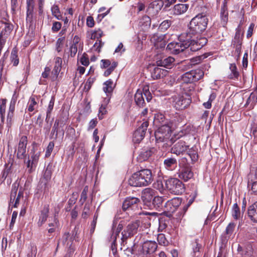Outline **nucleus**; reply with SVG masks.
I'll use <instances>...</instances> for the list:
<instances>
[{
  "instance_id": "nucleus-1",
  "label": "nucleus",
  "mask_w": 257,
  "mask_h": 257,
  "mask_svg": "<svg viewBox=\"0 0 257 257\" xmlns=\"http://www.w3.org/2000/svg\"><path fill=\"white\" fill-rule=\"evenodd\" d=\"M179 42H175V50L173 54H178L186 49H189L192 52H196L201 49L207 43L205 37L191 39L187 33H183L178 37Z\"/></svg>"
},
{
  "instance_id": "nucleus-2",
  "label": "nucleus",
  "mask_w": 257,
  "mask_h": 257,
  "mask_svg": "<svg viewBox=\"0 0 257 257\" xmlns=\"http://www.w3.org/2000/svg\"><path fill=\"white\" fill-rule=\"evenodd\" d=\"M208 19L207 16L203 13L198 14L192 19L189 29L187 32L188 35L191 37V39H196L198 36L203 33L207 28Z\"/></svg>"
},
{
  "instance_id": "nucleus-3",
  "label": "nucleus",
  "mask_w": 257,
  "mask_h": 257,
  "mask_svg": "<svg viewBox=\"0 0 257 257\" xmlns=\"http://www.w3.org/2000/svg\"><path fill=\"white\" fill-rule=\"evenodd\" d=\"M153 180L152 171L144 169L133 174L128 180V183L133 187H146L150 185Z\"/></svg>"
},
{
  "instance_id": "nucleus-4",
  "label": "nucleus",
  "mask_w": 257,
  "mask_h": 257,
  "mask_svg": "<svg viewBox=\"0 0 257 257\" xmlns=\"http://www.w3.org/2000/svg\"><path fill=\"white\" fill-rule=\"evenodd\" d=\"M140 227L141 221L140 220L131 221L127 224H126L124 220H121L116 228V235H118L119 232L122 231L121 239L123 242H124L128 238L132 237L137 234Z\"/></svg>"
},
{
  "instance_id": "nucleus-5",
  "label": "nucleus",
  "mask_w": 257,
  "mask_h": 257,
  "mask_svg": "<svg viewBox=\"0 0 257 257\" xmlns=\"http://www.w3.org/2000/svg\"><path fill=\"white\" fill-rule=\"evenodd\" d=\"M165 187L167 190L175 195L182 194L185 191V185L177 178H171L165 180Z\"/></svg>"
},
{
  "instance_id": "nucleus-6",
  "label": "nucleus",
  "mask_w": 257,
  "mask_h": 257,
  "mask_svg": "<svg viewBox=\"0 0 257 257\" xmlns=\"http://www.w3.org/2000/svg\"><path fill=\"white\" fill-rule=\"evenodd\" d=\"M171 124L160 126L155 133L157 142L162 143L168 141L172 134Z\"/></svg>"
},
{
  "instance_id": "nucleus-7",
  "label": "nucleus",
  "mask_w": 257,
  "mask_h": 257,
  "mask_svg": "<svg viewBox=\"0 0 257 257\" xmlns=\"http://www.w3.org/2000/svg\"><path fill=\"white\" fill-rule=\"evenodd\" d=\"M203 76L204 72L198 69L184 73L181 76V80L183 83H191L199 80Z\"/></svg>"
},
{
  "instance_id": "nucleus-8",
  "label": "nucleus",
  "mask_w": 257,
  "mask_h": 257,
  "mask_svg": "<svg viewBox=\"0 0 257 257\" xmlns=\"http://www.w3.org/2000/svg\"><path fill=\"white\" fill-rule=\"evenodd\" d=\"M144 95L148 102L150 101L152 98L151 94L148 89H144L143 92L138 90L135 95V101L136 104L140 107H143L145 105Z\"/></svg>"
},
{
  "instance_id": "nucleus-9",
  "label": "nucleus",
  "mask_w": 257,
  "mask_h": 257,
  "mask_svg": "<svg viewBox=\"0 0 257 257\" xmlns=\"http://www.w3.org/2000/svg\"><path fill=\"white\" fill-rule=\"evenodd\" d=\"M155 60L157 66L171 69L175 65V59L171 56L166 57L162 55L157 54L155 56Z\"/></svg>"
},
{
  "instance_id": "nucleus-10",
  "label": "nucleus",
  "mask_w": 257,
  "mask_h": 257,
  "mask_svg": "<svg viewBox=\"0 0 257 257\" xmlns=\"http://www.w3.org/2000/svg\"><path fill=\"white\" fill-rule=\"evenodd\" d=\"M189 146L183 140L175 143L171 149V153L177 156L183 155L189 149Z\"/></svg>"
},
{
  "instance_id": "nucleus-11",
  "label": "nucleus",
  "mask_w": 257,
  "mask_h": 257,
  "mask_svg": "<svg viewBox=\"0 0 257 257\" xmlns=\"http://www.w3.org/2000/svg\"><path fill=\"white\" fill-rule=\"evenodd\" d=\"M28 144V138L26 136L21 137L17 149V157L19 159H25L27 156L26 148Z\"/></svg>"
},
{
  "instance_id": "nucleus-12",
  "label": "nucleus",
  "mask_w": 257,
  "mask_h": 257,
  "mask_svg": "<svg viewBox=\"0 0 257 257\" xmlns=\"http://www.w3.org/2000/svg\"><path fill=\"white\" fill-rule=\"evenodd\" d=\"M148 126V121L143 122L141 125L135 131L133 135L134 143H139L144 138Z\"/></svg>"
},
{
  "instance_id": "nucleus-13",
  "label": "nucleus",
  "mask_w": 257,
  "mask_h": 257,
  "mask_svg": "<svg viewBox=\"0 0 257 257\" xmlns=\"http://www.w3.org/2000/svg\"><path fill=\"white\" fill-rule=\"evenodd\" d=\"M190 98L183 96H177L173 97V105L177 110H182L186 108L191 103Z\"/></svg>"
},
{
  "instance_id": "nucleus-14",
  "label": "nucleus",
  "mask_w": 257,
  "mask_h": 257,
  "mask_svg": "<svg viewBox=\"0 0 257 257\" xmlns=\"http://www.w3.org/2000/svg\"><path fill=\"white\" fill-rule=\"evenodd\" d=\"M140 200L137 197H127L124 200L122 208L123 210H134L138 208Z\"/></svg>"
},
{
  "instance_id": "nucleus-15",
  "label": "nucleus",
  "mask_w": 257,
  "mask_h": 257,
  "mask_svg": "<svg viewBox=\"0 0 257 257\" xmlns=\"http://www.w3.org/2000/svg\"><path fill=\"white\" fill-rule=\"evenodd\" d=\"M52 165L49 164L46 167V169L44 171L43 177L41 179L40 184H43L44 185V191L45 192L46 191L48 190V182L50 180L51 178L52 173Z\"/></svg>"
},
{
  "instance_id": "nucleus-16",
  "label": "nucleus",
  "mask_w": 257,
  "mask_h": 257,
  "mask_svg": "<svg viewBox=\"0 0 257 257\" xmlns=\"http://www.w3.org/2000/svg\"><path fill=\"white\" fill-rule=\"evenodd\" d=\"M158 247L156 242L154 241L148 240L143 243L141 249L143 251L146 252L150 254H153L156 251Z\"/></svg>"
},
{
  "instance_id": "nucleus-17",
  "label": "nucleus",
  "mask_w": 257,
  "mask_h": 257,
  "mask_svg": "<svg viewBox=\"0 0 257 257\" xmlns=\"http://www.w3.org/2000/svg\"><path fill=\"white\" fill-rule=\"evenodd\" d=\"M155 190L150 188H145L142 192V199L143 202L145 203H151L154 196L155 195Z\"/></svg>"
},
{
  "instance_id": "nucleus-18",
  "label": "nucleus",
  "mask_w": 257,
  "mask_h": 257,
  "mask_svg": "<svg viewBox=\"0 0 257 257\" xmlns=\"http://www.w3.org/2000/svg\"><path fill=\"white\" fill-rule=\"evenodd\" d=\"M151 41L154 42V46L157 49H164L166 45L164 35H163L158 36L157 34H154L151 38Z\"/></svg>"
},
{
  "instance_id": "nucleus-19",
  "label": "nucleus",
  "mask_w": 257,
  "mask_h": 257,
  "mask_svg": "<svg viewBox=\"0 0 257 257\" xmlns=\"http://www.w3.org/2000/svg\"><path fill=\"white\" fill-rule=\"evenodd\" d=\"M193 173L189 167L182 168L179 172V177L184 181H187L193 177Z\"/></svg>"
},
{
  "instance_id": "nucleus-20",
  "label": "nucleus",
  "mask_w": 257,
  "mask_h": 257,
  "mask_svg": "<svg viewBox=\"0 0 257 257\" xmlns=\"http://www.w3.org/2000/svg\"><path fill=\"white\" fill-rule=\"evenodd\" d=\"M189 8V5L185 4H179L175 5L172 10V12L173 15H180L184 14L187 12Z\"/></svg>"
},
{
  "instance_id": "nucleus-21",
  "label": "nucleus",
  "mask_w": 257,
  "mask_h": 257,
  "mask_svg": "<svg viewBox=\"0 0 257 257\" xmlns=\"http://www.w3.org/2000/svg\"><path fill=\"white\" fill-rule=\"evenodd\" d=\"M167 74V70L159 68L158 66L155 67L151 72L152 77L154 79H159L163 78L166 76Z\"/></svg>"
},
{
  "instance_id": "nucleus-22",
  "label": "nucleus",
  "mask_w": 257,
  "mask_h": 257,
  "mask_svg": "<svg viewBox=\"0 0 257 257\" xmlns=\"http://www.w3.org/2000/svg\"><path fill=\"white\" fill-rule=\"evenodd\" d=\"M49 213V206L48 205H45L41 211L39 219L38 222V225L41 226L47 220Z\"/></svg>"
},
{
  "instance_id": "nucleus-23",
  "label": "nucleus",
  "mask_w": 257,
  "mask_h": 257,
  "mask_svg": "<svg viewBox=\"0 0 257 257\" xmlns=\"http://www.w3.org/2000/svg\"><path fill=\"white\" fill-rule=\"evenodd\" d=\"M154 124L158 127L171 124L170 120L166 119L163 114H158L155 116Z\"/></svg>"
},
{
  "instance_id": "nucleus-24",
  "label": "nucleus",
  "mask_w": 257,
  "mask_h": 257,
  "mask_svg": "<svg viewBox=\"0 0 257 257\" xmlns=\"http://www.w3.org/2000/svg\"><path fill=\"white\" fill-rule=\"evenodd\" d=\"M153 149H143L137 157L138 161L142 162L147 160L153 154Z\"/></svg>"
},
{
  "instance_id": "nucleus-25",
  "label": "nucleus",
  "mask_w": 257,
  "mask_h": 257,
  "mask_svg": "<svg viewBox=\"0 0 257 257\" xmlns=\"http://www.w3.org/2000/svg\"><path fill=\"white\" fill-rule=\"evenodd\" d=\"M247 213L252 221L257 222V201L249 206Z\"/></svg>"
},
{
  "instance_id": "nucleus-26",
  "label": "nucleus",
  "mask_w": 257,
  "mask_h": 257,
  "mask_svg": "<svg viewBox=\"0 0 257 257\" xmlns=\"http://www.w3.org/2000/svg\"><path fill=\"white\" fill-rule=\"evenodd\" d=\"M235 34L232 40L231 45H235L242 43L243 33L241 34V28L240 25H238L235 30Z\"/></svg>"
},
{
  "instance_id": "nucleus-27",
  "label": "nucleus",
  "mask_w": 257,
  "mask_h": 257,
  "mask_svg": "<svg viewBox=\"0 0 257 257\" xmlns=\"http://www.w3.org/2000/svg\"><path fill=\"white\" fill-rule=\"evenodd\" d=\"M164 197L155 196L151 203L155 208L158 211H161L164 209Z\"/></svg>"
},
{
  "instance_id": "nucleus-28",
  "label": "nucleus",
  "mask_w": 257,
  "mask_h": 257,
  "mask_svg": "<svg viewBox=\"0 0 257 257\" xmlns=\"http://www.w3.org/2000/svg\"><path fill=\"white\" fill-rule=\"evenodd\" d=\"M237 250L243 257H250L253 253L252 247L250 245H247L244 248H242L239 245Z\"/></svg>"
},
{
  "instance_id": "nucleus-29",
  "label": "nucleus",
  "mask_w": 257,
  "mask_h": 257,
  "mask_svg": "<svg viewBox=\"0 0 257 257\" xmlns=\"http://www.w3.org/2000/svg\"><path fill=\"white\" fill-rule=\"evenodd\" d=\"M164 164L168 170H172L177 166V161L174 158H168L164 161Z\"/></svg>"
},
{
  "instance_id": "nucleus-30",
  "label": "nucleus",
  "mask_w": 257,
  "mask_h": 257,
  "mask_svg": "<svg viewBox=\"0 0 257 257\" xmlns=\"http://www.w3.org/2000/svg\"><path fill=\"white\" fill-rule=\"evenodd\" d=\"M229 69L231 71V73L228 75V78L230 79H238L239 74L237 70V67L235 64H230Z\"/></svg>"
},
{
  "instance_id": "nucleus-31",
  "label": "nucleus",
  "mask_w": 257,
  "mask_h": 257,
  "mask_svg": "<svg viewBox=\"0 0 257 257\" xmlns=\"http://www.w3.org/2000/svg\"><path fill=\"white\" fill-rule=\"evenodd\" d=\"M235 228V224L233 223H230L227 226L225 230V235L223 236L222 241L227 240L230 236L232 234Z\"/></svg>"
},
{
  "instance_id": "nucleus-32",
  "label": "nucleus",
  "mask_w": 257,
  "mask_h": 257,
  "mask_svg": "<svg viewBox=\"0 0 257 257\" xmlns=\"http://www.w3.org/2000/svg\"><path fill=\"white\" fill-rule=\"evenodd\" d=\"M61 241L63 245H66L67 247L70 248L72 242V237H70L69 232H65L61 239Z\"/></svg>"
},
{
  "instance_id": "nucleus-33",
  "label": "nucleus",
  "mask_w": 257,
  "mask_h": 257,
  "mask_svg": "<svg viewBox=\"0 0 257 257\" xmlns=\"http://www.w3.org/2000/svg\"><path fill=\"white\" fill-rule=\"evenodd\" d=\"M2 102L0 105V115L1 121L4 123L5 119V112L6 109V103L7 99H2L1 100Z\"/></svg>"
},
{
  "instance_id": "nucleus-34",
  "label": "nucleus",
  "mask_w": 257,
  "mask_h": 257,
  "mask_svg": "<svg viewBox=\"0 0 257 257\" xmlns=\"http://www.w3.org/2000/svg\"><path fill=\"white\" fill-rule=\"evenodd\" d=\"M11 60L14 66H16L18 65L19 60L18 56V51L16 48H14L12 51Z\"/></svg>"
},
{
  "instance_id": "nucleus-35",
  "label": "nucleus",
  "mask_w": 257,
  "mask_h": 257,
  "mask_svg": "<svg viewBox=\"0 0 257 257\" xmlns=\"http://www.w3.org/2000/svg\"><path fill=\"white\" fill-rule=\"evenodd\" d=\"M220 15L222 24L223 25H224L227 23L228 21V12L225 4L221 9Z\"/></svg>"
},
{
  "instance_id": "nucleus-36",
  "label": "nucleus",
  "mask_w": 257,
  "mask_h": 257,
  "mask_svg": "<svg viewBox=\"0 0 257 257\" xmlns=\"http://www.w3.org/2000/svg\"><path fill=\"white\" fill-rule=\"evenodd\" d=\"M113 81L110 79L105 82L103 84L104 86L103 87V91L105 93H111L113 89Z\"/></svg>"
},
{
  "instance_id": "nucleus-37",
  "label": "nucleus",
  "mask_w": 257,
  "mask_h": 257,
  "mask_svg": "<svg viewBox=\"0 0 257 257\" xmlns=\"http://www.w3.org/2000/svg\"><path fill=\"white\" fill-rule=\"evenodd\" d=\"M154 187L158 190L161 193H164V191L167 190L165 185H164L162 180H158L154 184Z\"/></svg>"
},
{
  "instance_id": "nucleus-38",
  "label": "nucleus",
  "mask_w": 257,
  "mask_h": 257,
  "mask_svg": "<svg viewBox=\"0 0 257 257\" xmlns=\"http://www.w3.org/2000/svg\"><path fill=\"white\" fill-rule=\"evenodd\" d=\"M187 152L193 162H195L198 160V155L196 150L192 148L191 149L189 148Z\"/></svg>"
},
{
  "instance_id": "nucleus-39",
  "label": "nucleus",
  "mask_w": 257,
  "mask_h": 257,
  "mask_svg": "<svg viewBox=\"0 0 257 257\" xmlns=\"http://www.w3.org/2000/svg\"><path fill=\"white\" fill-rule=\"evenodd\" d=\"M232 215L233 218L235 219H239L240 216V209L237 203H234L233 205Z\"/></svg>"
},
{
  "instance_id": "nucleus-40",
  "label": "nucleus",
  "mask_w": 257,
  "mask_h": 257,
  "mask_svg": "<svg viewBox=\"0 0 257 257\" xmlns=\"http://www.w3.org/2000/svg\"><path fill=\"white\" fill-rule=\"evenodd\" d=\"M34 0H27V15H33Z\"/></svg>"
},
{
  "instance_id": "nucleus-41",
  "label": "nucleus",
  "mask_w": 257,
  "mask_h": 257,
  "mask_svg": "<svg viewBox=\"0 0 257 257\" xmlns=\"http://www.w3.org/2000/svg\"><path fill=\"white\" fill-rule=\"evenodd\" d=\"M165 211H167L170 213H174L176 209L172 204L170 200H168L165 204L164 209Z\"/></svg>"
},
{
  "instance_id": "nucleus-42",
  "label": "nucleus",
  "mask_w": 257,
  "mask_h": 257,
  "mask_svg": "<svg viewBox=\"0 0 257 257\" xmlns=\"http://www.w3.org/2000/svg\"><path fill=\"white\" fill-rule=\"evenodd\" d=\"M51 11L52 15L58 20H61L62 19V17L61 15L59 7L57 5L53 6L51 8Z\"/></svg>"
},
{
  "instance_id": "nucleus-43",
  "label": "nucleus",
  "mask_w": 257,
  "mask_h": 257,
  "mask_svg": "<svg viewBox=\"0 0 257 257\" xmlns=\"http://www.w3.org/2000/svg\"><path fill=\"white\" fill-rule=\"evenodd\" d=\"M140 23L142 26L145 28H148L151 26V19L149 16L145 15L142 17Z\"/></svg>"
},
{
  "instance_id": "nucleus-44",
  "label": "nucleus",
  "mask_w": 257,
  "mask_h": 257,
  "mask_svg": "<svg viewBox=\"0 0 257 257\" xmlns=\"http://www.w3.org/2000/svg\"><path fill=\"white\" fill-rule=\"evenodd\" d=\"M172 22L170 20H165L163 22H162L158 29L161 31H165L167 30L171 25Z\"/></svg>"
},
{
  "instance_id": "nucleus-45",
  "label": "nucleus",
  "mask_w": 257,
  "mask_h": 257,
  "mask_svg": "<svg viewBox=\"0 0 257 257\" xmlns=\"http://www.w3.org/2000/svg\"><path fill=\"white\" fill-rule=\"evenodd\" d=\"M59 124V120L56 119L54 122V125L52 127L51 135L52 137L55 135L54 139L56 140L58 137V126Z\"/></svg>"
},
{
  "instance_id": "nucleus-46",
  "label": "nucleus",
  "mask_w": 257,
  "mask_h": 257,
  "mask_svg": "<svg viewBox=\"0 0 257 257\" xmlns=\"http://www.w3.org/2000/svg\"><path fill=\"white\" fill-rule=\"evenodd\" d=\"M14 121V113L8 112L7 117V126L8 128L11 127Z\"/></svg>"
},
{
  "instance_id": "nucleus-47",
  "label": "nucleus",
  "mask_w": 257,
  "mask_h": 257,
  "mask_svg": "<svg viewBox=\"0 0 257 257\" xmlns=\"http://www.w3.org/2000/svg\"><path fill=\"white\" fill-rule=\"evenodd\" d=\"M17 100V97L14 94L10 102L8 112L14 113Z\"/></svg>"
},
{
  "instance_id": "nucleus-48",
  "label": "nucleus",
  "mask_w": 257,
  "mask_h": 257,
  "mask_svg": "<svg viewBox=\"0 0 257 257\" xmlns=\"http://www.w3.org/2000/svg\"><path fill=\"white\" fill-rule=\"evenodd\" d=\"M251 186V191L252 194L257 195V180L254 181H248V187Z\"/></svg>"
},
{
  "instance_id": "nucleus-49",
  "label": "nucleus",
  "mask_w": 257,
  "mask_h": 257,
  "mask_svg": "<svg viewBox=\"0 0 257 257\" xmlns=\"http://www.w3.org/2000/svg\"><path fill=\"white\" fill-rule=\"evenodd\" d=\"M163 7V3L161 1L159 0L155 1L150 5V7L155 8L157 12L160 11Z\"/></svg>"
},
{
  "instance_id": "nucleus-50",
  "label": "nucleus",
  "mask_w": 257,
  "mask_h": 257,
  "mask_svg": "<svg viewBox=\"0 0 257 257\" xmlns=\"http://www.w3.org/2000/svg\"><path fill=\"white\" fill-rule=\"evenodd\" d=\"M157 240L159 242V243L160 245L166 246L168 244V241L166 239L165 236L164 234L161 233L158 234L157 237Z\"/></svg>"
},
{
  "instance_id": "nucleus-51",
  "label": "nucleus",
  "mask_w": 257,
  "mask_h": 257,
  "mask_svg": "<svg viewBox=\"0 0 257 257\" xmlns=\"http://www.w3.org/2000/svg\"><path fill=\"white\" fill-rule=\"evenodd\" d=\"M118 65V63L117 62L113 61L111 66L108 68L104 73V75L105 76H108L109 75L111 72L114 70V69L117 67Z\"/></svg>"
},
{
  "instance_id": "nucleus-52",
  "label": "nucleus",
  "mask_w": 257,
  "mask_h": 257,
  "mask_svg": "<svg viewBox=\"0 0 257 257\" xmlns=\"http://www.w3.org/2000/svg\"><path fill=\"white\" fill-rule=\"evenodd\" d=\"M29 106L28 107V110L29 112H32L35 109L34 106L37 104L35 99L33 97H31L29 101Z\"/></svg>"
},
{
  "instance_id": "nucleus-53",
  "label": "nucleus",
  "mask_w": 257,
  "mask_h": 257,
  "mask_svg": "<svg viewBox=\"0 0 257 257\" xmlns=\"http://www.w3.org/2000/svg\"><path fill=\"white\" fill-rule=\"evenodd\" d=\"M11 171V167H9L8 166H6L5 169L3 170L1 176H0V180L2 182H4V180L7 177L8 174L10 173Z\"/></svg>"
},
{
  "instance_id": "nucleus-54",
  "label": "nucleus",
  "mask_w": 257,
  "mask_h": 257,
  "mask_svg": "<svg viewBox=\"0 0 257 257\" xmlns=\"http://www.w3.org/2000/svg\"><path fill=\"white\" fill-rule=\"evenodd\" d=\"M205 58H206V56H205L204 55L199 56L193 59L188 64H189V66H192L196 64L200 63L201 61Z\"/></svg>"
},
{
  "instance_id": "nucleus-55",
  "label": "nucleus",
  "mask_w": 257,
  "mask_h": 257,
  "mask_svg": "<svg viewBox=\"0 0 257 257\" xmlns=\"http://www.w3.org/2000/svg\"><path fill=\"white\" fill-rule=\"evenodd\" d=\"M80 62L84 66H87L89 64L88 56L87 54L84 53L80 59Z\"/></svg>"
},
{
  "instance_id": "nucleus-56",
  "label": "nucleus",
  "mask_w": 257,
  "mask_h": 257,
  "mask_svg": "<svg viewBox=\"0 0 257 257\" xmlns=\"http://www.w3.org/2000/svg\"><path fill=\"white\" fill-rule=\"evenodd\" d=\"M90 205L88 204H85L84 209L82 214V217L83 218H86L90 215Z\"/></svg>"
},
{
  "instance_id": "nucleus-57",
  "label": "nucleus",
  "mask_w": 257,
  "mask_h": 257,
  "mask_svg": "<svg viewBox=\"0 0 257 257\" xmlns=\"http://www.w3.org/2000/svg\"><path fill=\"white\" fill-rule=\"evenodd\" d=\"M55 98L54 97H52L49 102V104L48 107L47 108V117H50L51 112L53 108L54 104Z\"/></svg>"
},
{
  "instance_id": "nucleus-58",
  "label": "nucleus",
  "mask_w": 257,
  "mask_h": 257,
  "mask_svg": "<svg viewBox=\"0 0 257 257\" xmlns=\"http://www.w3.org/2000/svg\"><path fill=\"white\" fill-rule=\"evenodd\" d=\"M54 147V143L53 142H50L47 146L45 156L49 157L50 156L51 153Z\"/></svg>"
},
{
  "instance_id": "nucleus-59",
  "label": "nucleus",
  "mask_w": 257,
  "mask_h": 257,
  "mask_svg": "<svg viewBox=\"0 0 257 257\" xmlns=\"http://www.w3.org/2000/svg\"><path fill=\"white\" fill-rule=\"evenodd\" d=\"M170 200L176 209L181 205L182 202V199L179 197H175Z\"/></svg>"
},
{
  "instance_id": "nucleus-60",
  "label": "nucleus",
  "mask_w": 257,
  "mask_h": 257,
  "mask_svg": "<svg viewBox=\"0 0 257 257\" xmlns=\"http://www.w3.org/2000/svg\"><path fill=\"white\" fill-rule=\"evenodd\" d=\"M88 190V186H85L81 194V198H80V201L82 202V203H83L87 199V193Z\"/></svg>"
},
{
  "instance_id": "nucleus-61",
  "label": "nucleus",
  "mask_w": 257,
  "mask_h": 257,
  "mask_svg": "<svg viewBox=\"0 0 257 257\" xmlns=\"http://www.w3.org/2000/svg\"><path fill=\"white\" fill-rule=\"evenodd\" d=\"M61 70V69L58 68V67H54V69H53L51 73L52 76H51V79L53 81H55L56 79Z\"/></svg>"
},
{
  "instance_id": "nucleus-62",
  "label": "nucleus",
  "mask_w": 257,
  "mask_h": 257,
  "mask_svg": "<svg viewBox=\"0 0 257 257\" xmlns=\"http://www.w3.org/2000/svg\"><path fill=\"white\" fill-rule=\"evenodd\" d=\"M106 107L105 105L101 104L99 109V113L98 114L99 119H102L103 118V115L106 113Z\"/></svg>"
},
{
  "instance_id": "nucleus-63",
  "label": "nucleus",
  "mask_w": 257,
  "mask_h": 257,
  "mask_svg": "<svg viewBox=\"0 0 257 257\" xmlns=\"http://www.w3.org/2000/svg\"><path fill=\"white\" fill-rule=\"evenodd\" d=\"M65 37L59 38L56 42V50L57 52H60L61 51V47L62 46Z\"/></svg>"
},
{
  "instance_id": "nucleus-64",
  "label": "nucleus",
  "mask_w": 257,
  "mask_h": 257,
  "mask_svg": "<svg viewBox=\"0 0 257 257\" xmlns=\"http://www.w3.org/2000/svg\"><path fill=\"white\" fill-rule=\"evenodd\" d=\"M95 78H91V77L89 78L86 82V84L84 86V89H86L87 90H89L90 89L92 84L95 81Z\"/></svg>"
}]
</instances>
